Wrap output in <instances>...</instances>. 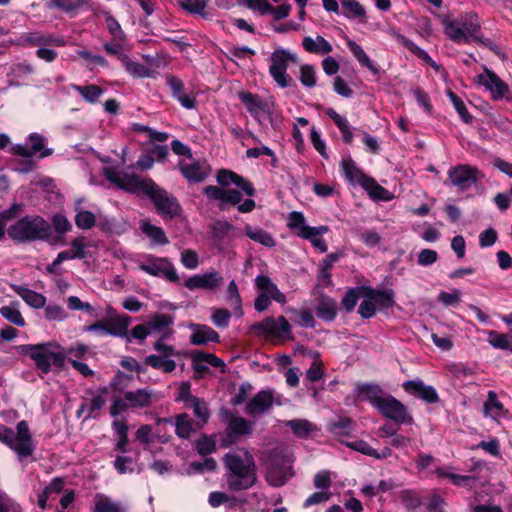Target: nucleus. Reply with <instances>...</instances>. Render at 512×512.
<instances>
[{"instance_id":"1","label":"nucleus","mask_w":512,"mask_h":512,"mask_svg":"<svg viewBox=\"0 0 512 512\" xmlns=\"http://www.w3.org/2000/svg\"><path fill=\"white\" fill-rule=\"evenodd\" d=\"M224 464L227 470L226 482L230 490H246L255 484L256 464L248 450L240 448L227 453Z\"/></svg>"},{"instance_id":"2","label":"nucleus","mask_w":512,"mask_h":512,"mask_svg":"<svg viewBox=\"0 0 512 512\" xmlns=\"http://www.w3.org/2000/svg\"><path fill=\"white\" fill-rule=\"evenodd\" d=\"M17 351L29 356L38 370L43 374H48L52 366L62 369L68 354L72 353L73 349H66L56 341H49L39 344L19 345Z\"/></svg>"},{"instance_id":"3","label":"nucleus","mask_w":512,"mask_h":512,"mask_svg":"<svg viewBox=\"0 0 512 512\" xmlns=\"http://www.w3.org/2000/svg\"><path fill=\"white\" fill-rule=\"evenodd\" d=\"M445 35L457 44H469L473 41L482 42L480 38L481 23L474 12H466L456 17L442 20Z\"/></svg>"},{"instance_id":"4","label":"nucleus","mask_w":512,"mask_h":512,"mask_svg":"<svg viewBox=\"0 0 512 512\" xmlns=\"http://www.w3.org/2000/svg\"><path fill=\"white\" fill-rule=\"evenodd\" d=\"M261 461L269 485L280 487L292 476V459L283 449L275 448L263 453Z\"/></svg>"},{"instance_id":"5","label":"nucleus","mask_w":512,"mask_h":512,"mask_svg":"<svg viewBox=\"0 0 512 512\" xmlns=\"http://www.w3.org/2000/svg\"><path fill=\"white\" fill-rule=\"evenodd\" d=\"M9 237L17 242L46 239L50 236V224L40 216H25L8 227Z\"/></svg>"},{"instance_id":"6","label":"nucleus","mask_w":512,"mask_h":512,"mask_svg":"<svg viewBox=\"0 0 512 512\" xmlns=\"http://www.w3.org/2000/svg\"><path fill=\"white\" fill-rule=\"evenodd\" d=\"M105 175L107 179L118 188L137 195L144 194L147 196L149 190H151L155 184L151 178H143L130 170V168L122 171L109 168L106 169Z\"/></svg>"},{"instance_id":"7","label":"nucleus","mask_w":512,"mask_h":512,"mask_svg":"<svg viewBox=\"0 0 512 512\" xmlns=\"http://www.w3.org/2000/svg\"><path fill=\"white\" fill-rule=\"evenodd\" d=\"M155 392L148 388L126 391L122 397L115 398L110 413L117 416L128 409H144L151 406Z\"/></svg>"},{"instance_id":"8","label":"nucleus","mask_w":512,"mask_h":512,"mask_svg":"<svg viewBox=\"0 0 512 512\" xmlns=\"http://www.w3.org/2000/svg\"><path fill=\"white\" fill-rule=\"evenodd\" d=\"M250 331L257 336H265L271 340H290L293 338L291 326L284 316L278 318L266 317L262 321L254 323L250 327Z\"/></svg>"},{"instance_id":"9","label":"nucleus","mask_w":512,"mask_h":512,"mask_svg":"<svg viewBox=\"0 0 512 512\" xmlns=\"http://www.w3.org/2000/svg\"><path fill=\"white\" fill-rule=\"evenodd\" d=\"M297 55L283 48L276 49L270 56L269 73L273 80L281 87L286 88L291 81L287 74L289 63H296Z\"/></svg>"},{"instance_id":"10","label":"nucleus","mask_w":512,"mask_h":512,"mask_svg":"<svg viewBox=\"0 0 512 512\" xmlns=\"http://www.w3.org/2000/svg\"><path fill=\"white\" fill-rule=\"evenodd\" d=\"M139 269L151 276L164 278L165 280L177 283L180 277L172 262L165 257H156L147 255L144 260L139 263Z\"/></svg>"},{"instance_id":"11","label":"nucleus","mask_w":512,"mask_h":512,"mask_svg":"<svg viewBox=\"0 0 512 512\" xmlns=\"http://www.w3.org/2000/svg\"><path fill=\"white\" fill-rule=\"evenodd\" d=\"M448 178L459 191H466L478 185L484 178V174L476 166L458 164L448 170Z\"/></svg>"},{"instance_id":"12","label":"nucleus","mask_w":512,"mask_h":512,"mask_svg":"<svg viewBox=\"0 0 512 512\" xmlns=\"http://www.w3.org/2000/svg\"><path fill=\"white\" fill-rule=\"evenodd\" d=\"M147 197L150 198L160 216L172 219L181 214L182 208L177 198L156 183L149 190Z\"/></svg>"},{"instance_id":"13","label":"nucleus","mask_w":512,"mask_h":512,"mask_svg":"<svg viewBox=\"0 0 512 512\" xmlns=\"http://www.w3.org/2000/svg\"><path fill=\"white\" fill-rule=\"evenodd\" d=\"M17 433L10 431L9 440L6 445L17 453L20 458L30 456L34 451L32 437L26 421H20L17 424Z\"/></svg>"},{"instance_id":"14","label":"nucleus","mask_w":512,"mask_h":512,"mask_svg":"<svg viewBox=\"0 0 512 512\" xmlns=\"http://www.w3.org/2000/svg\"><path fill=\"white\" fill-rule=\"evenodd\" d=\"M385 418L394 421L396 424H413V416L407 407L392 395H388L377 409Z\"/></svg>"},{"instance_id":"15","label":"nucleus","mask_w":512,"mask_h":512,"mask_svg":"<svg viewBox=\"0 0 512 512\" xmlns=\"http://www.w3.org/2000/svg\"><path fill=\"white\" fill-rule=\"evenodd\" d=\"M475 82L484 86L494 100H501L509 93L508 85L487 67L483 68V73L475 77Z\"/></svg>"},{"instance_id":"16","label":"nucleus","mask_w":512,"mask_h":512,"mask_svg":"<svg viewBox=\"0 0 512 512\" xmlns=\"http://www.w3.org/2000/svg\"><path fill=\"white\" fill-rule=\"evenodd\" d=\"M223 283L222 276L214 271H208L204 274H196L185 280L184 286L190 290L204 289L214 290Z\"/></svg>"},{"instance_id":"17","label":"nucleus","mask_w":512,"mask_h":512,"mask_svg":"<svg viewBox=\"0 0 512 512\" xmlns=\"http://www.w3.org/2000/svg\"><path fill=\"white\" fill-rule=\"evenodd\" d=\"M190 357L193 370L200 376L208 372L210 367L219 368L224 372L225 363L212 353L195 351L191 353Z\"/></svg>"},{"instance_id":"18","label":"nucleus","mask_w":512,"mask_h":512,"mask_svg":"<svg viewBox=\"0 0 512 512\" xmlns=\"http://www.w3.org/2000/svg\"><path fill=\"white\" fill-rule=\"evenodd\" d=\"M188 328L191 331L189 341L193 345H206L220 341V335L208 325L191 323Z\"/></svg>"},{"instance_id":"19","label":"nucleus","mask_w":512,"mask_h":512,"mask_svg":"<svg viewBox=\"0 0 512 512\" xmlns=\"http://www.w3.org/2000/svg\"><path fill=\"white\" fill-rule=\"evenodd\" d=\"M273 401L272 391L262 390L247 403L245 412L252 417L262 415L272 407Z\"/></svg>"},{"instance_id":"20","label":"nucleus","mask_w":512,"mask_h":512,"mask_svg":"<svg viewBox=\"0 0 512 512\" xmlns=\"http://www.w3.org/2000/svg\"><path fill=\"white\" fill-rule=\"evenodd\" d=\"M406 392L415 395L427 403H436L439 400L438 393L434 387L426 385L422 380H410L403 384Z\"/></svg>"},{"instance_id":"21","label":"nucleus","mask_w":512,"mask_h":512,"mask_svg":"<svg viewBox=\"0 0 512 512\" xmlns=\"http://www.w3.org/2000/svg\"><path fill=\"white\" fill-rule=\"evenodd\" d=\"M173 323V317L164 313H156L147 321L150 333L159 334L160 339H168L172 336L174 332L172 329Z\"/></svg>"},{"instance_id":"22","label":"nucleus","mask_w":512,"mask_h":512,"mask_svg":"<svg viewBox=\"0 0 512 512\" xmlns=\"http://www.w3.org/2000/svg\"><path fill=\"white\" fill-rule=\"evenodd\" d=\"M217 182L222 186H229L235 184L239 187L247 196H253L255 194V188L253 184L230 170H219L217 173Z\"/></svg>"},{"instance_id":"23","label":"nucleus","mask_w":512,"mask_h":512,"mask_svg":"<svg viewBox=\"0 0 512 512\" xmlns=\"http://www.w3.org/2000/svg\"><path fill=\"white\" fill-rule=\"evenodd\" d=\"M166 83L172 91V96L179 101L182 107L193 109L196 105V98L193 95L184 93V83L173 75L166 76Z\"/></svg>"},{"instance_id":"24","label":"nucleus","mask_w":512,"mask_h":512,"mask_svg":"<svg viewBox=\"0 0 512 512\" xmlns=\"http://www.w3.org/2000/svg\"><path fill=\"white\" fill-rule=\"evenodd\" d=\"M356 390L360 399L369 402L376 409L379 408L385 398L389 395L376 384L357 385Z\"/></svg>"},{"instance_id":"25","label":"nucleus","mask_w":512,"mask_h":512,"mask_svg":"<svg viewBox=\"0 0 512 512\" xmlns=\"http://www.w3.org/2000/svg\"><path fill=\"white\" fill-rule=\"evenodd\" d=\"M106 403V398L103 393H92L91 398H85L77 410V416H84V420L95 417Z\"/></svg>"},{"instance_id":"26","label":"nucleus","mask_w":512,"mask_h":512,"mask_svg":"<svg viewBox=\"0 0 512 512\" xmlns=\"http://www.w3.org/2000/svg\"><path fill=\"white\" fill-rule=\"evenodd\" d=\"M255 286L261 294H265L277 303H286L287 300L285 294L278 289L277 285L268 276H257L255 279Z\"/></svg>"},{"instance_id":"27","label":"nucleus","mask_w":512,"mask_h":512,"mask_svg":"<svg viewBox=\"0 0 512 512\" xmlns=\"http://www.w3.org/2000/svg\"><path fill=\"white\" fill-rule=\"evenodd\" d=\"M483 413L485 417L499 420L501 417H507L509 412L504 408L502 402L498 399L495 391H488L487 400L483 405Z\"/></svg>"},{"instance_id":"28","label":"nucleus","mask_w":512,"mask_h":512,"mask_svg":"<svg viewBox=\"0 0 512 512\" xmlns=\"http://www.w3.org/2000/svg\"><path fill=\"white\" fill-rule=\"evenodd\" d=\"M302 47L307 53L316 55H327L333 51V46L321 35L305 36Z\"/></svg>"},{"instance_id":"29","label":"nucleus","mask_w":512,"mask_h":512,"mask_svg":"<svg viewBox=\"0 0 512 512\" xmlns=\"http://www.w3.org/2000/svg\"><path fill=\"white\" fill-rule=\"evenodd\" d=\"M10 287L27 305L35 309L45 307L46 297L43 294L17 284H12Z\"/></svg>"},{"instance_id":"30","label":"nucleus","mask_w":512,"mask_h":512,"mask_svg":"<svg viewBox=\"0 0 512 512\" xmlns=\"http://www.w3.org/2000/svg\"><path fill=\"white\" fill-rule=\"evenodd\" d=\"M29 142L31 143L30 147H27L22 144H16L12 147V152L15 155L22 157H31L44 149L45 146V138L37 133H32L29 135Z\"/></svg>"},{"instance_id":"31","label":"nucleus","mask_w":512,"mask_h":512,"mask_svg":"<svg viewBox=\"0 0 512 512\" xmlns=\"http://www.w3.org/2000/svg\"><path fill=\"white\" fill-rule=\"evenodd\" d=\"M315 310L320 319L333 321L337 316V302L329 296L322 295L317 300Z\"/></svg>"},{"instance_id":"32","label":"nucleus","mask_w":512,"mask_h":512,"mask_svg":"<svg viewBox=\"0 0 512 512\" xmlns=\"http://www.w3.org/2000/svg\"><path fill=\"white\" fill-rule=\"evenodd\" d=\"M341 168L345 178L352 185L359 184L363 187L366 180L369 178L356 166L351 158L342 159Z\"/></svg>"},{"instance_id":"33","label":"nucleus","mask_w":512,"mask_h":512,"mask_svg":"<svg viewBox=\"0 0 512 512\" xmlns=\"http://www.w3.org/2000/svg\"><path fill=\"white\" fill-rule=\"evenodd\" d=\"M131 323V318L128 315H115L107 321L108 324V335L126 338L127 342H130V336H128V327Z\"/></svg>"},{"instance_id":"34","label":"nucleus","mask_w":512,"mask_h":512,"mask_svg":"<svg viewBox=\"0 0 512 512\" xmlns=\"http://www.w3.org/2000/svg\"><path fill=\"white\" fill-rule=\"evenodd\" d=\"M392 35L394 36V38L400 43L402 44L404 47H406L411 53H413L415 56H417L419 59L423 60L424 62H426L427 64H429L430 66H432L433 68L435 69H439V66L436 64V62L428 55V53L421 49L420 47H418L413 41L409 40L408 38H406L405 36H403L402 34L396 32V31H393L392 32Z\"/></svg>"},{"instance_id":"35","label":"nucleus","mask_w":512,"mask_h":512,"mask_svg":"<svg viewBox=\"0 0 512 512\" xmlns=\"http://www.w3.org/2000/svg\"><path fill=\"white\" fill-rule=\"evenodd\" d=\"M180 171L191 182H201L207 177L205 167L194 160L180 163Z\"/></svg>"},{"instance_id":"36","label":"nucleus","mask_w":512,"mask_h":512,"mask_svg":"<svg viewBox=\"0 0 512 512\" xmlns=\"http://www.w3.org/2000/svg\"><path fill=\"white\" fill-rule=\"evenodd\" d=\"M342 14L350 20L366 21V10L357 0H340Z\"/></svg>"},{"instance_id":"37","label":"nucleus","mask_w":512,"mask_h":512,"mask_svg":"<svg viewBox=\"0 0 512 512\" xmlns=\"http://www.w3.org/2000/svg\"><path fill=\"white\" fill-rule=\"evenodd\" d=\"M238 97L254 118H257L265 108L263 100L257 94L243 91L238 93Z\"/></svg>"},{"instance_id":"38","label":"nucleus","mask_w":512,"mask_h":512,"mask_svg":"<svg viewBox=\"0 0 512 512\" xmlns=\"http://www.w3.org/2000/svg\"><path fill=\"white\" fill-rule=\"evenodd\" d=\"M186 405L189 408L193 409V413H194L195 417L198 419V421H197L198 427H202L205 423H207V421L210 417V412H209L206 402H204L203 400H201L195 396H189L186 399Z\"/></svg>"},{"instance_id":"39","label":"nucleus","mask_w":512,"mask_h":512,"mask_svg":"<svg viewBox=\"0 0 512 512\" xmlns=\"http://www.w3.org/2000/svg\"><path fill=\"white\" fill-rule=\"evenodd\" d=\"M305 230L306 233L302 234L301 238L309 240L316 249L325 253L328 250V246L321 236L329 231L328 226L311 227Z\"/></svg>"},{"instance_id":"40","label":"nucleus","mask_w":512,"mask_h":512,"mask_svg":"<svg viewBox=\"0 0 512 512\" xmlns=\"http://www.w3.org/2000/svg\"><path fill=\"white\" fill-rule=\"evenodd\" d=\"M245 234L253 241L267 247L272 248L276 245L273 236L260 227H253L246 225L244 228Z\"/></svg>"},{"instance_id":"41","label":"nucleus","mask_w":512,"mask_h":512,"mask_svg":"<svg viewBox=\"0 0 512 512\" xmlns=\"http://www.w3.org/2000/svg\"><path fill=\"white\" fill-rule=\"evenodd\" d=\"M346 44L351 53L353 54V56L362 66L366 67L374 75L379 74V68L376 65H374V63L371 61V59L368 57V55L360 45H358L353 40H347Z\"/></svg>"},{"instance_id":"42","label":"nucleus","mask_w":512,"mask_h":512,"mask_svg":"<svg viewBox=\"0 0 512 512\" xmlns=\"http://www.w3.org/2000/svg\"><path fill=\"white\" fill-rule=\"evenodd\" d=\"M141 231L157 245H166L169 240L161 227L152 225L149 221L143 220L140 223Z\"/></svg>"},{"instance_id":"43","label":"nucleus","mask_w":512,"mask_h":512,"mask_svg":"<svg viewBox=\"0 0 512 512\" xmlns=\"http://www.w3.org/2000/svg\"><path fill=\"white\" fill-rule=\"evenodd\" d=\"M326 115L337 125L345 143L350 144L353 140V133L346 117L338 114L333 108L326 110Z\"/></svg>"},{"instance_id":"44","label":"nucleus","mask_w":512,"mask_h":512,"mask_svg":"<svg viewBox=\"0 0 512 512\" xmlns=\"http://www.w3.org/2000/svg\"><path fill=\"white\" fill-rule=\"evenodd\" d=\"M121 63L126 71L136 78H149L153 76V71L145 65L132 61L128 56H121Z\"/></svg>"},{"instance_id":"45","label":"nucleus","mask_w":512,"mask_h":512,"mask_svg":"<svg viewBox=\"0 0 512 512\" xmlns=\"http://www.w3.org/2000/svg\"><path fill=\"white\" fill-rule=\"evenodd\" d=\"M0 314L4 319L15 326H25V320L19 310V302L17 301H13L9 305L2 306L0 308Z\"/></svg>"},{"instance_id":"46","label":"nucleus","mask_w":512,"mask_h":512,"mask_svg":"<svg viewBox=\"0 0 512 512\" xmlns=\"http://www.w3.org/2000/svg\"><path fill=\"white\" fill-rule=\"evenodd\" d=\"M83 200L76 201L75 210L77 211L75 215V224L79 229L88 230L95 226L96 224V216L87 210H83L80 208Z\"/></svg>"},{"instance_id":"47","label":"nucleus","mask_w":512,"mask_h":512,"mask_svg":"<svg viewBox=\"0 0 512 512\" xmlns=\"http://www.w3.org/2000/svg\"><path fill=\"white\" fill-rule=\"evenodd\" d=\"M227 430L230 435H250L252 433V425L243 417L231 416L227 423Z\"/></svg>"},{"instance_id":"48","label":"nucleus","mask_w":512,"mask_h":512,"mask_svg":"<svg viewBox=\"0 0 512 512\" xmlns=\"http://www.w3.org/2000/svg\"><path fill=\"white\" fill-rule=\"evenodd\" d=\"M74 91L78 92L82 98L88 103H96L98 99L103 95L104 90L97 85H77L71 84L70 86Z\"/></svg>"},{"instance_id":"49","label":"nucleus","mask_w":512,"mask_h":512,"mask_svg":"<svg viewBox=\"0 0 512 512\" xmlns=\"http://www.w3.org/2000/svg\"><path fill=\"white\" fill-rule=\"evenodd\" d=\"M144 363L154 369L161 370L165 373H171L176 368L174 359L164 358L161 355H149L145 358Z\"/></svg>"},{"instance_id":"50","label":"nucleus","mask_w":512,"mask_h":512,"mask_svg":"<svg viewBox=\"0 0 512 512\" xmlns=\"http://www.w3.org/2000/svg\"><path fill=\"white\" fill-rule=\"evenodd\" d=\"M91 512H123L119 503L104 494H96Z\"/></svg>"},{"instance_id":"51","label":"nucleus","mask_w":512,"mask_h":512,"mask_svg":"<svg viewBox=\"0 0 512 512\" xmlns=\"http://www.w3.org/2000/svg\"><path fill=\"white\" fill-rule=\"evenodd\" d=\"M361 298H363V300L359 305L358 313L362 318L369 319L376 313V305L372 295H369V288H361Z\"/></svg>"},{"instance_id":"52","label":"nucleus","mask_w":512,"mask_h":512,"mask_svg":"<svg viewBox=\"0 0 512 512\" xmlns=\"http://www.w3.org/2000/svg\"><path fill=\"white\" fill-rule=\"evenodd\" d=\"M285 426L289 427L292 432L300 438L308 436L316 429L315 425L306 419H293L285 422Z\"/></svg>"},{"instance_id":"53","label":"nucleus","mask_w":512,"mask_h":512,"mask_svg":"<svg viewBox=\"0 0 512 512\" xmlns=\"http://www.w3.org/2000/svg\"><path fill=\"white\" fill-rule=\"evenodd\" d=\"M363 188L369 193V195L375 200L389 201L392 199V194L380 186L373 178L369 177L366 180Z\"/></svg>"},{"instance_id":"54","label":"nucleus","mask_w":512,"mask_h":512,"mask_svg":"<svg viewBox=\"0 0 512 512\" xmlns=\"http://www.w3.org/2000/svg\"><path fill=\"white\" fill-rule=\"evenodd\" d=\"M369 295H372L376 307L389 308L394 305V293L392 290H374L369 288Z\"/></svg>"},{"instance_id":"55","label":"nucleus","mask_w":512,"mask_h":512,"mask_svg":"<svg viewBox=\"0 0 512 512\" xmlns=\"http://www.w3.org/2000/svg\"><path fill=\"white\" fill-rule=\"evenodd\" d=\"M439 476L448 478L456 486L467 487L469 489H472L477 482V478L473 475H459L455 473L439 471Z\"/></svg>"},{"instance_id":"56","label":"nucleus","mask_w":512,"mask_h":512,"mask_svg":"<svg viewBox=\"0 0 512 512\" xmlns=\"http://www.w3.org/2000/svg\"><path fill=\"white\" fill-rule=\"evenodd\" d=\"M287 226L291 230H297V235L302 237V234L306 233L305 229H310L311 227L306 225L305 217L302 212L293 211L289 214L287 220Z\"/></svg>"},{"instance_id":"57","label":"nucleus","mask_w":512,"mask_h":512,"mask_svg":"<svg viewBox=\"0 0 512 512\" xmlns=\"http://www.w3.org/2000/svg\"><path fill=\"white\" fill-rule=\"evenodd\" d=\"M89 247H91V243L84 236H79L71 241L69 250L74 255V259H84L88 256L87 249Z\"/></svg>"},{"instance_id":"58","label":"nucleus","mask_w":512,"mask_h":512,"mask_svg":"<svg viewBox=\"0 0 512 512\" xmlns=\"http://www.w3.org/2000/svg\"><path fill=\"white\" fill-rule=\"evenodd\" d=\"M175 431L178 437L189 438L193 432L192 421L187 414H180L176 417Z\"/></svg>"},{"instance_id":"59","label":"nucleus","mask_w":512,"mask_h":512,"mask_svg":"<svg viewBox=\"0 0 512 512\" xmlns=\"http://www.w3.org/2000/svg\"><path fill=\"white\" fill-rule=\"evenodd\" d=\"M299 80L301 84L307 88H313L316 86L317 79L314 66L310 64L301 65Z\"/></svg>"},{"instance_id":"60","label":"nucleus","mask_w":512,"mask_h":512,"mask_svg":"<svg viewBox=\"0 0 512 512\" xmlns=\"http://www.w3.org/2000/svg\"><path fill=\"white\" fill-rule=\"evenodd\" d=\"M85 0H50L48 3L49 8H59L65 12H73L83 6Z\"/></svg>"},{"instance_id":"61","label":"nucleus","mask_w":512,"mask_h":512,"mask_svg":"<svg viewBox=\"0 0 512 512\" xmlns=\"http://www.w3.org/2000/svg\"><path fill=\"white\" fill-rule=\"evenodd\" d=\"M231 313L227 309L213 308L211 321L218 328H226L229 325Z\"/></svg>"},{"instance_id":"62","label":"nucleus","mask_w":512,"mask_h":512,"mask_svg":"<svg viewBox=\"0 0 512 512\" xmlns=\"http://www.w3.org/2000/svg\"><path fill=\"white\" fill-rule=\"evenodd\" d=\"M240 4L254 12H258L260 15L268 14L269 10L272 9V5L268 0H240Z\"/></svg>"},{"instance_id":"63","label":"nucleus","mask_w":512,"mask_h":512,"mask_svg":"<svg viewBox=\"0 0 512 512\" xmlns=\"http://www.w3.org/2000/svg\"><path fill=\"white\" fill-rule=\"evenodd\" d=\"M448 97L450 98L455 110L460 115L461 119L465 123H471L472 122V116L469 114L464 102L453 92H448Z\"/></svg>"},{"instance_id":"64","label":"nucleus","mask_w":512,"mask_h":512,"mask_svg":"<svg viewBox=\"0 0 512 512\" xmlns=\"http://www.w3.org/2000/svg\"><path fill=\"white\" fill-rule=\"evenodd\" d=\"M487 335H488L487 341L494 348L503 349V350L509 348V339H508L507 335L498 333L494 330L488 331Z\"/></svg>"}]
</instances>
